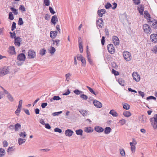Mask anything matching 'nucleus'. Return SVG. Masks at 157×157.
Listing matches in <instances>:
<instances>
[{
  "mask_svg": "<svg viewBox=\"0 0 157 157\" xmlns=\"http://www.w3.org/2000/svg\"><path fill=\"white\" fill-rule=\"evenodd\" d=\"M150 121L153 128L156 129L157 128V114H156L153 117L151 118Z\"/></svg>",
  "mask_w": 157,
  "mask_h": 157,
  "instance_id": "obj_1",
  "label": "nucleus"
},
{
  "mask_svg": "<svg viewBox=\"0 0 157 157\" xmlns=\"http://www.w3.org/2000/svg\"><path fill=\"white\" fill-rule=\"evenodd\" d=\"M123 56L124 59L127 61H130L132 58L131 54L127 51H124L123 52Z\"/></svg>",
  "mask_w": 157,
  "mask_h": 157,
  "instance_id": "obj_2",
  "label": "nucleus"
},
{
  "mask_svg": "<svg viewBox=\"0 0 157 157\" xmlns=\"http://www.w3.org/2000/svg\"><path fill=\"white\" fill-rule=\"evenodd\" d=\"M143 28L144 31L147 34H150L151 33V29L149 25L147 24H145L143 25Z\"/></svg>",
  "mask_w": 157,
  "mask_h": 157,
  "instance_id": "obj_3",
  "label": "nucleus"
},
{
  "mask_svg": "<svg viewBox=\"0 0 157 157\" xmlns=\"http://www.w3.org/2000/svg\"><path fill=\"white\" fill-rule=\"evenodd\" d=\"M148 23L151 25V27L154 29H157V21L153 20L151 21L150 19L148 21Z\"/></svg>",
  "mask_w": 157,
  "mask_h": 157,
  "instance_id": "obj_4",
  "label": "nucleus"
},
{
  "mask_svg": "<svg viewBox=\"0 0 157 157\" xmlns=\"http://www.w3.org/2000/svg\"><path fill=\"white\" fill-rule=\"evenodd\" d=\"M28 58L29 59L34 58L36 56L35 52L33 50H29L28 52Z\"/></svg>",
  "mask_w": 157,
  "mask_h": 157,
  "instance_id": "obj_5",
  "label": "nucleus"
},
{
  "mask_svg": "<svg viewBox=\"0 0 157 157\" xmlns=\"http://www.w3.org/2000/svg\"><path fill=\"white\" fill-rule=\"evenodd\" d=\"M107 49L108 52L111 54H113L114 53L115 49L113 44H109L107 45Z\"/></svg>",
  "mask_w": 157,
  "mask_h": 157,
  "instance_id": "obj_6",
  "label": "nucleus"
},
{
  "mask_svg": "<svg viewBox=\"0 0 157 157\" xmlns=\"http://www.w3.org/2000/svg\"><path fill=\"white\" fill-rule=\"evenodd\" d=\"M133 79L136 82L139 81L140 80V76L137 72H134L132 74Z\"/></svg>",
  "mask_w": 157,
  "mask_h": 157,
  "instance_id": "obj_7",
  "label": "nucleus"
},
{
  "mask_svg": "<svg viewBox=\"0 0 157 157\" xmlns=\"http://www.w3.org/2000/svg\"><path fill=\"white\" fill-rule=\"evenodd\" d=\"M14 43L16 45H17L19 47L20 46L21 39L19 36H14Z\"/></svg>",
  "mask_w": 157,
  "mask_h": 157,
  "instance_id": "obj_8",
  "label": "nucleus"
},
{
  "mask_svg": "<svg viewBox=\"0 0 157 157\" xmlns=\"http://www.w3.org/2000/svg\"><path fill=\"white\" fill-rule=\"evenodd\" d=\"M26 58L25 55L23 53L19 54L17 56V59L19 61H24Z\"/></svg>",
  "mask_w": 157,
  "mask_h": 157,
  "instance_id": "obj_9",
  "label": "nucleus"
},
{
  "mask_svg": "<svg viewBox=\"0 0 157 157\" xmlns=\"http://www.w3.org/2000/svg\"><path fill=\"white\" fill-rule=\"evenodd\" d=\"M112 40L114 44L116 45H118L119 44V40L118 37L114 36L112 37Z\"/></svg>",
  "mask_w": 157,
  "mask_h": 157,
  "instance_id": "obj_10",
  "label": "nucleus"
},
{
  "mask_svg": "<svg viewBox=\"0 0 157 157\" xmlns=\"http://www.w3.org/2000/svg\"><path fill=\"white\" fill-rule=\"evenodd\" d=\"M96 24L100 28H102L104 26L103 21L102 18H100L96 21Z\"/></svg>",
  "mask_w": 157,
  "mask_h": 157,
  "instance_id": "obj_11",
  "label": "nucleus"
},
{
  "mask_svg": "<svg viewBox=\"0 0 157 157\" xmlns=\"http://www.w3.org/2000/svg\"><path fill=\"white\" fill-rule=\"evenodd\" d=\"M9 71L7 69L6 67H4L1 69L0 72V75L1 76H3L8 73Z\"/></svg>",
  "mask_w": 157,
  "mask_h": 157,
  "instance_id": "obj_12",
  "label": "nucleus"
},
{
  "mask_svg": "<svg viewBox=\"0 0 157 157\" xmlns=\"http://www.w3.org/2000/svg\"><path fill=\"white\" fill-rule=\"evenodd\" d=\"M150 39L154 43L157 42V34H152L150 36Z\"/></svg>",
  "mask_w": 157,
  "mask_h": 157,
  "instance_id": "obj_13",
  "label": "nucleus"
},
{
  "mask_svg": "<svg viewBox=\"0 0 157 157\" xmlns=\"http://www.w3.org/2000/svg\"><path fill=\"white\" fill-rule=\"evenodd\" d=\"M93 103L94 105L97 108H100L102 106V103L98 101L94 100Z\"/></svg>",
  "mask_w": 157,
  "mask_h": 157,
  "instance_id": "obj_14",
  "label": "nucleus"
},
{
  "mask_svg": "<svg viewBox=\"0 0 157 157\" xmlns=\"http://www.w3.org/2000/svg\"><path fill=\"white\" fill-rule=\"evenodd\" d=\"M73 133V131L71 129H67L65 131V135L68 137H70L72 136Z\"/></svg>",
  "mask_w": 157,
  "mask_h": 157,
  "instance_id": "obj_15",
  "label": "nucleus"
},
{
  "mask_svg": "<svg viewBox=\"0 0 157 157\" xmlns=\"http://www.w3.org/2000/svg\"><path fill=\"white\" fill-rule=\"evenodd\" d=\"M138 10L139 11L141 15H142L143 13V11L144 10V6L142 5L139 6L138 8Z\"/></svg>",
  "mask_w": 157,
  "mask_h": 157,
  "instance_id": "obj_16",
  "label": "nucleus"
},
{
  "mask_svg": "<svg viewBox=\"0 0 157 157\" xmlns=\"http://www.w3.org/2000/svg\"><path fill=\"white\" fill-rule=\"evenodd\" d=\"M58 32L57 31H51L50 32V37L52 38H55L57 35Z\"/></svg>",
  "mask_w": 157,
  "mask_h": 157,
  "instance_id": "obj_17",
  "label": "nucleus"
},
{
  "mask_svg": "<svg viewBox=\"0 0 157 157\" xmlns=\"http://www.w3.org/2000/svg\"><path fill=\"white\" fill-rule=\"evenodd\" d=\"M94 130L98 132H101L103 131L104 129L99 126H97L94 127Z\"/></svg>",
  "mask_w": 157,
  "mask_h": 157,
  "instance_id": "obj_18",
  "label": "nucleus"
},
{
  "mask_svg": "<svg viewBox=\"0 0 157 157\" xmlns=\"http://www.w3.org/2000/svg\"><path fill=\"white\" fill-rule=\"evenodd\" d=\"M51 22L54 24V25L56 23V21H58V20L57 17L56 15H54L53 16L51 19Z\"/></svg>",
  "mask_w": 157,
  "mask_h": 157,
  "instance_id": "obj_19",
  "label": "nucleus"
},
{
  "mask_svg": "<svg viewBox=\"0 0 157 157\" xmlns=\"http://www.w3.org/2000/svg\"><path fill=\"white\" fill-rule=\"evenodd\" d=\"M106 10L105 9H101V10H98V16L99 17H102L103 15L105 14L106 12Z\"/></svg>",
  "mask_w": 157,
  "mask_h": 157,
  "instance_id": "obj_20",
  "label": "nucleus"
},
{
  "mask_svg": "<svg viewBox=\"0 0 157 157\" xmlns=\"http://www.w3.org/2000/svg\"><path fill=\"white\" fill-rule=\"evenodd\" d=\"M109 113L112 115L113 117H117L118 114L114 110L112 109L110 111Z\"/></svg>",
  "mask_w": 157,
  "mask_h": 157,
  "instance_id": "obj_21",
  "label": "nucleus"
},
{
  "mask_svg": "<svg viewBox=\"0 0 157 157\" xmlns=\"http://www.w3.org/2000/svg\"><path fill=\"white\" fill-rule=\"evenodd\" d=\"M84 131L87 133H91L93 131V129L90 127H85L84 128Z\"/></svg>",
  "mask_w": 157,
  "mask_h": 157,
  "instance_id": "obj_22",
  "label": "nucleus"
},
{
  "mask_svg": "<svg viewBox=\"0 0 157 157\" xmlns=\"http://www.w3.org/2000/svg\"><path fill=\"white\" fill-rule=\"evenodd\" d=\"M86 87L90 91L92 94H94V95H96L98 94L97 92H95L91 88L88 86H86Z\"/></svg>",
  "mask_w": 157,
  "mask_h": 157,
  "instance_id": "obj_23",
  "label": "nucleus"
},
{
  "mask_svg": "<svg viewBox=\"0 0 157 157\" xmlns=\"http://www.w3.org/2000/svg\"><path fill=\"white\" fill-rule=\"evenodd\" d=\"M26 141V140L24 139L19 138L18 139V143L19 145H22L25 143Z\"/></svg>",
  "mask_w": 157,
  "mask_h": 157,
  "instance_id": "obj_24",
  "label": "nucleus"
},
{
  "mask_svg": "<svg viewBox=\"0 0 157 157\" xmlns=\"http://www.w3.org/2000/svg\"><path fill=\"white\" fill-rule=\"evenodd\" d=\"M79 112L84 117L86 116L87 115L88 113L86 110L82 109L79 110Z\"/></svg>",
  "mask_w": 157,
  "mask_h": 157,
  "instance_id": "obj_25",
  "label": "nucleus"
},
{
  "mask_svg": "<svg viewBox=\"0 0 157 157\" xmlns=\"http://www.w3.org/2000/svg\"><path fill=\"white\" fill-rule=\"evenodd\" d=\"M111 128L109 127H107L105 128L104 133L105 134H107L111 132Z\"/></svg>",
  "mask_w": 157,
  "mask_h": 157,
  "instance_id": "obj_26",
  "label": "nucleus"
},
{
  "mask_svg": "<svg viewBox=\"0 0 157 157\" xmlns=\"http://www.w3.org/2000/svg\"><path fill=\"white\" fill-rule=\"evenodd\" d=\"M49 50V53H51V54L53 55L55 52L56 49L53 47L51 46Z\"/></svg>",
  "mask_w": 157,
  "mask_h": 157,
  "instance_id": "obj_27",
  "label": "nucleus"
},
{
  "mask_svg": "<svg viewBox=\"0 0 157 157\" xmlns=\"http://www.w3.org/2000/svg\"><path fill=\"white\" fill-rule=\"evenodd\" d=\"M76 133L78 135L82 136L83 131L81 129H79L75 131Z\"/></svg>",
  "mask_w": 157,
  "mask_h": 157,
  "instance_id": "obj_28",
  "label": "nucleus"
},
{
  "mask_svg": "<svg viewBox=\"0 0 157 157\" xmlns=\"http://www.w3.org/2000/svg\"><path fill=\"white\" fill-rule=\"evenodd\" d=\"M123 115L125 117H129L131 115V113L129 111H126L124 112Z\"/></svg>",
  "mask_w": 157,
  "mask_h": 157,
  "instance_id": "obj_29",
  "label": "nucleus"
},
{
  "mask_svg": "<svg viewBox=\"0 0 157 157\" xmlns=\"http://www.w3.org/2000/svg\"><path fill=\"white\" fill-rule=\"evenodd\" d=\"M119 83L122 86H124L125 85V83L124 81L123 80L122 78H119L118 80Z\"/></svg>",
  "mask_w": 157,
  "mask_h": 157,
  "instance_id": "obj_30",
  "label": "nucleus"
},
{
  "mask_svg": "<svg viewBox=\"0 0 157 157\" xmlns=\"http://www.w3.org/2000/svg\"><path fill=\"white\" fill-rule=\"evenodd\" d=\"M5 154V151L3 148H0V157L3 156Z\"/></svg>",
  "mask_w": 157,
  "mask_h": 157,
  "instance_id": "obj_31",
  "label": "nucleus"
},
{
  "mask_svg": "<svg viewBox=\"0 0 157 157\" xmlns=\"http://www.w3.org/2000/svg\"><path fill=\"white\" fill-rule=\"evenodd\" d=\"M78 43H79V51L80 53H82L83 52V46L82 45V44H81V43L80 42H79V40L78 41Z\"/></svg>",
  "mask_w": 157,
  "mask_h": 157,
  "instance_id": "obj_32",
  "label": "nucleus"
},
{
  "mask_svg": "<svg viewBox=\"0 0 157 157\" xmlns=\"http://www.w3.org/2000/svg\"><path fill=\"white\" fill-rule=\"evenodd\" d=\"M123 108L124 109L128 110L130 108V106L127 103H124L123 105Z\"/></svg>",
  "mask_w": 157,
  "mask_h": 157,
  "instance_id": "obj_33",
  "label": "nucleus"
},
{
  "mask_svg": "<svg viewBox=\"0 0 157 157\" xmlns=\"http://www.w3.org/2000/svg\"><path fill=\"white\" fill-rule=\"evenodd\" d=\"M22 108L18 106V107L16 109V111L15 112V113L18 116L19 114V113L21 111V109Z\"/></svg>",
  "mask_w": 157,
  "mask_h": 157,
  "instance_id": "obj_34",
  "label": "nucleus"
},
{
  "mask_svg": "<svg viewBox=\"0 0 157 157\" xmlns=\"http://www.w3.org/2000/svg\"><path fill=\"white\" fill-rule=\"evenodd\" d=\"M15 49L14 47H10V54H11L13 55L16 54V52H15Z\"/></svg>",
  "mask_w": 157,
  "mask_h": 157,
  "instance_id": "obj_35",
  "label": "nucleus"
},
{
  "mask_svg": "<svg viewBox=\"0 0 157 157\" xmlns=\"http://www.w3.org/2000/svg\"><path fill=\"white\" fill-rule=\"evenodd\" d=\"M71 75V74L70 73H68L65 75L66 80L69 81L70 79V77Z\"/></svg>",
  "mask_w": 157,
  "mask_h": 157,
  "instance_id": "obj_36",
  "label": "nucleus"
},
{
  "mask_svg": "<svg viewBox=\"0 0 157 157\" xmlns=\"http://www.w3.org/2000/svg\"><path fill=\"white\" fill-rule=\"evenodd\" d=\"M21 125L19 123H17L15 125L14 129L15 131L18 130V129L21 128Z\"/></svg>",
  "mask_w": 157,
  "mask_h": 157,
  "instance_id": "obj_37",
  "label": "nucleus"
},
{
  "mask_svg": "<svg viewBox=\"0 0 157 157\" xmlns=\"http://www.w3.org/2000/svg\"><path fill=\"white\" fill-rule=\"evenodd\" d=\"M10 10L13 12L14 13L15 15H17L18 13V12L17 10L13 7H11L10 8Z\"/></svg>",
  "mask_w": 157,
  "mask_h": 157,
  "instance_id": "obj_38",
  "label": "nucleus"
},
{
  "mask_svg": "<svg viewBox=\"0 0 157 157\" xmlns=\"http://www.w3.org/2000/svg\"><path fill=\"white\" fill-rule=\"evenodd\" d=\"M60 99V98L59 96H54L52 98L50 99V101H52L53 100H58Z\"/></svg>",
  "mask_w": 157,
  "mask_h": 157,
  "instance_id": "obj_39",
  "label": "nucleus"
},
{
  "mask_svg": "<svg viewBox=\"0 0 157 157\" xmlns=\"http://www.w3.org/2000/svg\"><path fill=\"white\" fill-rule=\"evenodd\" d=\"M19 135L20 137L23 138L27 136V134L25 132H20Z\"/></svg>",
  "mask_w": 157,
  "mask_h": 157,
  "instance_id": "obj_40",
  "label": "nucleus"
},
{
  "mask_svg": "<svg viewBox=\"0 0 157 157\" xmlns=\"http://www.w3.org/2000/svg\"><path fill=\"white\" fill-rule=\"evenodd\" d=\"M119 123L121 124V125H122L125 124L126 121L124 119H122L119 121Z\"/></svg>",
  "mask_w": 157,
  "mask_h": 157,
  "instance_id": "obj_41",
  "label": "nucleus"
},
{
  "mask_svg": "<svg viewBox=\"0 0 157 157\" xmlns=\"http://www.w3.org/2000/svg\"><path fill=\"white\" fill-rule=\"evenodd\" d=\"M88 60L90 63V64L91 65H93L94 63L92 60L90 58V57L89 56V55L87 56Z\"/></svg>",
  "mask_w": 157,
  "mask_h": 157,
  "instance_id": "obj_42",
  "label": "nucleus"
},
{
  "mask_svg": "<svg viewBox=\"0 0 157 157\" xmlns=\"http://www.w3.org/2000/svg\"><path fill=\"white\" fill-rule=\"evenodd\" d=\"M46 52V50L43 48L42 50H40V54L41 55L43 56L45 54Z\"/></svg>",
  "mask_w": 157,
  "mask_h": 157,
  "instance_id": "obj_43",
  "label": "nucleus"
},
{
  "mask_svg": "<svg viewBox=\"0 0 157 157\" xmlns=\"http://www.w3.org/2000/svg\"><path fill=\"white\" fill-rule=\"evenodd\" d=\"M23 24V21L22 18L20 17L19 18L18 24L19 25H21Z\"/></svg>",
  "mask_w": 157,
  "mask_h": 157,
  "instance_id": "obj_44",
  "label": "nucleus"
},
{
  "mask_svg": "<svg viewBox=\"0 0 157 157\" xmlns=\"http://www.w3.org/2000/svg\"><path fill=\"white\" fill-rule=\"evenodd\" d=\"M74 93L77 95L79 94H82L83 93V92L80 91L78 90H75L74 91Z\"/></svg>",
  "mask_w": 157,
  "mask_h": 157,
  "instance_id": "obj_45",
  "label": "nucleus"
},
{
  "mask_svg": "<svg viewBox=\"0 0 157 157\" xmlns=\"http://www.w3.org/2000/svg\"><path fill=\"white\" fill-rule=\"evenodd\" d=\"M80 97L81 98L85 100H87L88 98L87 96L84 94H81L80 95Z\"/></svg>",
  "mask_w": 157,
  "mask_h": 157,
  "instance_id": "obj_46",
  "label": "nucleus"
},
{
  "mask_svg": "<svg viewBox=\"0 0 157 157\" xmlns=\"http://www.w3.org/2000/svg\"><path fill=\"white\" fill-rule=\"evenodd\" d=\"M112 6L109 2H107V4L105 5V7L106 9H109L111 7H112Z\"/></svg>",
  "mask_w": 157,
  "mask_h": 157,
  "instance_id": "obj_47",
  "label": "nucleus"
},
{
  "mask_svg": "<svg viewBox=\"0 0 157 157\" xmlns=\"http://www.w3.org/2000/svg\"><path fill=\"white\" fill-rule=\"evenodd\" d=\"M44 3L45 6H48L50 5V1L49 0H44Z\"/></svg>",
  "mask_w": 157,
  "mask_h": 157,
  "instance_id": "obj_48",
  "label": "nucleus"
},
{
  "mask_svg": "<svg viewBox=\"0 0 157 157\" xmlns=\"http://www.w3.org/2000/svg\"><path fill=\"white\" fill-rule=\"evenodd\" d=\"M62 112V111L55 112L52 114V115L53 116H58L59 114L61 113Z\"/></svg>",
  "mask_w": 157,
  "mask_h": 157,
  "instance_id": "obj_49",
  "label": "nucleus"
},
{
  "mask_svg": "<svg viewBox=\"0 0 157 157\" xmlns=\"http://www.w3.org/2000/svg\"><path fill=\"white\" fill-rule=\"evenodd\" d=\"M16 28V23L14 22H13L12 27L11 30L13 31Z\"/></svg>",
  "mask_w": 157,
  "mask_h": 157,
  "instance_id": "obj_50",
  "label": "nucleus"
},
{
  "mask_svg": "<svg viewBox=\"0 0 157 157\" xmlns=\"http://www.w3.org/2000/svg\"><path fill=\"white\" fill-rule=\"evenodd\" d=\"M54 131L55 132H58L60 133H61L62 132V130L58 128H55L54 129Z\"/></svg>",
  "mask_w": 157,
  "mask_h": 157,
  "instance_id": "obj_51",
  "label": "nucleus"
},
{
  "mask_svg": "<svg viewBox=\"0 0 157 157\" xmlns=\"http://www.w3.org/2000/svg\"><path fill=\"white\" fill-rule=\"evenodd\" d=\"M19 9L20 10H21L22 11H25V8L23 5H20L19 7Z\"/></svg>",
  "mask_w": 157,
  "mask_h": 157,
  "instance_id": "obj_52",
  "label": "nucleus"
},
{
  "mask_svg": "<svg viewBox=\"0 0 157 157\" xmlns=\"http://www.w3.org/2000/svg\"><path fill=\"white\" fill-rule=\"evenodd\" d=\"M135 145L133 146H131V150L132 152V153H134L135 152V149H136V147H135Z\"/></svg>",
  "mask_w": 157,
  "mask_h": 157,
  "instance_id": "obj_53",
  "label": "nucleus"
},
{
  "mask_svg": "<svg viewBox=\"0 0 157 157\" xmlns=\"http://www.w3.org/2000/svg\"><path fill=\"white\" fill-rule=\"evenodd\" d=\"M120 154L122 156H124L125 155V152L124 150L123 149L120 150Z\"/></svg>",
  "mask_w": 157,
  "mask_h": 157,
  "instance_id": "obj_54",
  "label": "nucleus"
},
{
  "mask_svg": "<svg viewBox=\"0 0 157 157\" xmlns=\"http://www.w3.org/2000/svg\"><path fill=\"white\" fill-rule=\"evenodd\" d=\"M144 14L145 15L144 17L146 16L147 17L150 18V14L148 13V12L147 11H145L144 12Z\"/></svg>",
  "mask_w": 157,
  "mask_h": 157,
  "instance_id": "obj_55",
  "label": "nucleus"
},
{
  "mask_svg": "<svg viewBox=\"0 0 157 157\" xmlns=\"http://www.w3.org/2000/svg\"><path fill=\"white\" fill-rule=\"evenodd\" d=\"M49 10L50 13L53 14H54L56 13V12L53 10L51 6L49 7Z\"/></svg>",
  "mask_w": 157,
  "mask_h": 157,
  "instance_id": "obj_56",
  "label": "nucleus"
},
{
  "mask_svg": "<svg viewBox=\"0 0 157 157\" xmlns=\"http://www.w3.org/2000/svg\"><path fill=\"white\" fill-rule=\"evenodd\" d=\"M112 73L114 74L115 75H119V73L116 70H115L114 69H112Z\"/></svg>",
  "mask_w": 157,
  "mask_h": 157,
  "instance_id": "obj_57",
  "label": "nucleus"
},
{
  "mask_svg": "<svg viewBox=\"0 0 157 157\" xmlns=\"http://www.w3.org/2000/svg\"><path fill=\"white\" fill-rule=\"evenodd\" d=\"M77 58L78 60L81 61L83 57L81 55L78 54L77 55Z\"/></svg>",
  "mask_w": 157,
  "mask_h": 157,
  "instance_id": "obj_58",
  "label": "nucleus"
},
{
  "mask_svg": "<svg viewBox=\"0 0 157 157\" xmlns=\"http://www.w3.org/2000/svg\"><path fill=\"white\" fill-rule=\"evenodd\" d=\"M3 145L4 147H6L8 146V143L6 140H4L3 142Z\"/></svg>",
  "mask_w": 157,
  "mask_h": 157,
  "instance_id": "obj_59",
  "label": "nucleus"
},
{
  "mask_svg": "<svg viewBox=\"0 0 157 157\" xmlns=\"http://www.w3.org/2000/svg\"><path fill=\"white\" fill-rule=\"evenodd\" d=\"M23 110L24 111L26 114L28 115H30V113L28 109H23Z\"/></svg>",
  "mask_w": 157,
  "mask_h": 157,
  "instance_id": "obj_60",
  "label": "nucleus"
},
{
  "mask_svg": "<svg viewBox=\"0 0 157 157\" xmlns=\"http://www.w3.org/2000/svg\"><path fill=\"white\" fill-rule=\"evenodd\" d=\"M133 1L136 5H138L140 2V0H133Z\"/></svg>",
  "mask_w": 157,
  "mask_h": 157,
  "instance_id": "obj_61",
  "label": "nucleus"
},
{
  "mask_svg": "<svg viewBox=\"0 0 157 157\" xmlns=\"http://www.w3.org/2000/svg\"><path fill=\"white\" fill-rule=\"evenodd\" d=\"M47 102L43 103L41 104V106L42 108H44L47 105Z\"/></svg>",
  "mask_w": 157,
  "mask_h": 157,
  "instance_id": "obj_62",
  "label": "nucleus"
},
{
  "mask_svg": "<svg viewBox=\"0 0 157 157\" xmlns=\"http://www.w3.org/2000/svg\"><path fill=\"white\" fill-rule=\"evenodd\" d=\"M146 99L147 100H148L151 99H153L154 100H156V99L155 97L152 96H149L148 97H147Z\"/></svg>",
  "mask_w": 157,
  "mask_h": 157,
  "instance_id": "obj_63",
  "label": "nucleus"
},
{
  "mask_svg": "<svg viewBox=\"0 0 157 157\" xmlns=\"http://www.w3.org/2000/svg\"><path fill=\"white\" fill-rule=\"evenodd\" d=\"M60 41V40L57 39L55 40V42H56V45L57 46H58L59 45V43Z\"/></svg>",
  "mask_w": 157,
  "mask_h": 157,
  "instance_id": "obj_64",
  "label": "nucleus"
}]
</instances>
